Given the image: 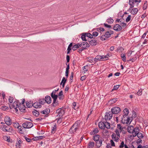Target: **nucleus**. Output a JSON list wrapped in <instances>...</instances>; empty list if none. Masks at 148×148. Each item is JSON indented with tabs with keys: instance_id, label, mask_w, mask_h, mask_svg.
Returning <instances> with one entry per match:
<instances>
[{
	"instance_id": "f257e3e1",
	"label": "nucleus",
	"mask_w": 148,
	"mask_h": 148,
	"mask_svg": "<svg viewBox=\"0 0 148 148\" xmlns=\"http://www.w3.org/2000/svg\"><path fill=\"white\" fill-rule=\"evenodd\" d=\"M51 95L52 98L53 99V101L52 105L54 107H55L56 106L58 105V101H57L58 97V95H56V94L52 92L51 93Z\"/></svg>"
},
{
	"instance_id": "f03ea898",
	"label": "nucleus",
	"mask_w": 148,
	"mask_h": 148,
	"mask_svg": "<svg viewBox=\"0 0 148 148\" xmlns=\"http://www.w3.org/2000/svg\"><path fill=\"white\" fill-rule=\"evenodd\" d=\"M66 109L65 108H64L63 107L58 109L56 112V113L58 114L57 116L62 117L65 112Z\"/></svg>"
},
{
	"instance_id": "7ed1b4c3",
	"label": "nucleus",
	"mask_w": 148,
	"mask_h": 148,
	"mask_svg": "<svg viewBox=\"0 0 148 148\" xmlns=\"http://www.w3.org/2000/svg\"><path fill=\"white\" fill-rule=\"evenodd\" d=\"M22 125L25 128H30L33 126V125L31 122L26 121L23 123Z\"/></svg>"
},
{
	"instance_id": "20e7f679",
	"label": "nucleus",
	"mask_w": 148,
	"mask_h": 148,
	"mask_svg": "<svg viewBox=\"0 0 148 148\" xmlns=\"http://www.w3.org/2000/svg\"><path fill=\"white\" fill-rule=\"evenodd\" d=\"M121 111V108L118 107H115L112 108L111 111L112 114H116Z\"/></svg>"
},
{
	"instance_id": "39448f33",
	"label": "nucleus",
	"mask_w": 148,
	"mask_h": 148,
	"mask_svg": "<svg viewBox=\"0 0 148 148\" xmlns=\"http://www.w3.org/2000/svg\"><path fill=\"white\" fill-rule=\"evenodd\" d=\"M124 118L123 117H121V123L123 124H130L132 121V119L131 120L130 118L129 117H127L126 119V121L125 122V121H123Z\"/></svg>"
},
{
	"instance_id": "423d86ee",
	"label": "nucleus",
	"mask_w": 148,
	"mask_h": 148,
	"mask_svg": "<svg viewBox=\"0 0 148 148\" xmlns=\"http://www.w3.org/2000/svg\"><path fill=\"white\" fill-rule=\"evenodd\" d=\"M5 123L8 126L12 124V121L10 118L8 116H6L4 118Z\"/></svg>"
},
{
	"instance_id": "0eeeda50",
	"label": "nucleus",
	"mask_w": 148,
	"mask_h": 148,
	"mask_svg": "<svg viewBox=\"0 0 148 148\" xmlns=\"http://www.w3.org/2000/svg\"><path fill=\"white\" fill-rule=\"evenodd\" d=\"M106 114L105 115V119L106 121L110 120L112 116V113H111V112H109L107 113H106Z\"/></svg>"
},
{
	"instance_id": "6e6552de",
	"label": "nucleus",
	"mask_w": 148,
	"mask_h": 148,
	"mask_svg": "<svg viewBox=\"0 0 148 148\" xmlns=\"http://www.w3.org/2000/svg\"><path fill=\"white\" fill-rule=\"evenodd\" d=\"M113 29L114 30L118 32L121 30L122 28L120 25L117 24L113 27Z\"/></svg>"
},
{
	"instance_id": "1a4fd4ad",
	"label": "nucleus",
	"mask_w": 148,
	"mask_h": 148,
	"mask_svg": "<svg viewBox=\"0 0 148 148\" xmlns=\"http://www.w3.org/2000/svg\"><path fill=\"white\" fill-rule=\"evenodd\" d=\"M0 128L4 132H9L10 128L6 125H0Z\"/></svg>"
},
{
	"instance_id": "9d476101",
	"label": "nucleus",
	"mask_w": 148,
	"mask_h": 148,
	"mask_svg": "<svg viewBox=\"0 0 148 148\" xmlns=\"http://www.w3.org/2000/svg\"><path fill=\"white\" fill-rule=\"evenodd\" d=\"M18 104L20 105L21 104V103H20L18 100H16V101L12 104V106L13 108H14L16 107H18L19 108V107H20V106Z\"/></svg>"
},
{
	"instance_id": "9b49d317",
	"label": "nucleus",
	"mask_w": 148,
	"mask_h": 148,
	"mask_svg": "<svg viewBox=\"0 0 148 148\" xmlns=\"http://www.w3.org/2000/svg\"><path fill=\"white\" fill-rule=\"evenodd\" d=\"M105 121L100 122L98 124V126L100 128L104 129L105 128Z\"/></svg>"
},
{
	"instance_id": "f8f14e48",
	"label": "nucleus",
	"mask_w": 148,
	"mask_h": 148,
	"mask_svg": "<svg viewBox=\"0 0 148 148\" xmlns=\"http://www.w3.org/2000/svg\"><path fill=\"white\" fill-rule=\"evenodd\" d=\"M33 107L36 108H40L41 107V105H40L39 102L36 101L33 104Z\"/></svg>"
},
{
	"instance_id": "ddd939ff",
	"label": "nucleus",
	"mask_w": 148,
	"mask_h": 148,
	"mask_svg": "<svg viewBox=\"0 0 148 148\" xmlns=\"http://www.w3.org/2000/svg\"><path fill=\"white\" fill-rule=\"evenodd\" d=\"M123 114L121 117L125 118L128 115L129 113V111L127 108H125L123 110Z\"/></svg>"
},
{
	"instance_id": "4468645a",
	"label": "nucleus",
	"mask_w": 148,
	"mask_h": 148,
	"mask_svg": "<svg viewBox=\"0 0 148 148\" xmlns=\"http://www.w3.org/2000/svg\"><path fill=\"white\" fill-rule=\"evenodd\" d=\"M45 100L46 102L48 104H50L51 102V99L50 96L47 95L45 98Z\"/></svg>"
},
{
	"instance_id": "2eb2a0df",
	"label": "nucleus",
	"mask_w": 148,
	"mask_h": 148,
	"mask_svg": "<svg viewBox=\"0 0 148 148\" xmlns=\"http://www.w3.org/2000/svg\"><path fill=\"white\" fill-rule=\"evenodd\" d=\"M116 134L113 133L111 135V137L112 138L113 140L114 139L115 141L118 142L119 141V137L118 136L116 137Z\"/></svg>"
},
{
	"instance_id": "dca6fc26",
	"label": "nucleus",
	"mask_w": 148,
	"mask_h": 148,
	"mask_svg": "<svg viewBox=\"0 0 148 148\" xmlns=\"http://www.w3.org/2000/svg\"><path fill=\"white\" fill-rule=\"evenodd\" d=\"M134 130V127L132 125L129 126L127 127V132L133 134V130Z\"/></svg>"
},
{
	"instance_id": "f3484780",
	"label": "nucleus",
	"mask_w": 148,
	"mask_h": 148,
	"mask_svg": "<svg viewBox=\"0 0 148 148\" xmlns=\"http://www.w3.org/2000/svg\"><path fill=\"white\" fill-rule=\"evenodd\" d=\"M25 128H23L21 126H20L18 128V130L19 131V133L21 134H24V132H25Z\"/></svg>"
},
{
	"instance_id": "a211bd4d",
	"label": "nucleus",
	"mask_w": 148,
	"mask_h": 148,
	"mask_svg": "<svg viewBox=\"0 0 148 148\" xmlns=\"http://www.w3.org/2000/svg\"><path fill=\"white\" fill-rule=\"evenodd\" d=\"M82 48L84 49V50L86 49L88 47H89L90 46L89 45L87 42H83L82 43Z\"/></svg>"
},
{
	"instance_id": "6ab92c4d",
	"label": "nucleus",
	"mask_w": 148,
	"mask_h": 148,
	"mask_svg": "<svg viewBox=\"0 0 148 148\" xmlns=\"http://www.w3.org/2000/svg\"><path fill=\"white\" fill-rule=\"evenodd\" d=\"M81 123V122L80 120H78L76 121L73 125L74 126L79 129V127Z\"/></svg>"
},
{
	"instance_id": "aec40b11",
	"label": "nucleus",
	"mask_w": 148,
	"mask_h": 148,
	"mask_svg": "<svg viewBox=\"0 0 148 148\" xmlns=\"http://www.w3.org/2000/svg\"><path fill=\"white\" fill-rule=\"evenodd\" d=\"M50 112V110L49 109H46L44 110L41 111L40 113L43 114H47Z\"/></svg>"
},
{
	"instance_id": "412c9836",
	"label": "nucleus",
	"mask_w": 148,
	"mask_h": 148,
	"mask_svg": "<svg viewBox=\"0 0 148 148\" xmlns=\"http://www.w3.org/2000/svg\"><path fill=\"white\" fill-rule=\"evenodd\" d=\"M89 44L92 46H95L97 44V41L95 40H91L89 41Z\"/></svg>"
},
{
	"instance_id": "4be33fe9",
	"label": "nucleus",
	"mask_w": 148,
	"mask_h": 148,
	"mask_svg": "<svg viewBox=\"0 0 148 148\" xmlns=\"http://www.w3.org/2000/svg\"><path fill=\"white\" fill-rule=\"evenodd\" d=\"M86 33H84L82 34V36L81 38L82 40L83 41H86L87 40L86 38Z\"/></svg>"
},
{
	"instance_id": "5701e85b",
	"label": "nucleus",
	"mask_w": 148,
	"mask_h": 148,
	"mask_svg": "<svg viewBox=\"0 0 148 148\" xmlns=\"http://www.w3.org/2000/svg\"><path fill=\"white\" fill-rule=\"evenodd\" d=\"M138 11V10L137 8H134L131 10L130 13L134 15L137 14Z\"/></svg>"
},
{
	"instance_id": "b1692460",
	"label": "nucleus",
	"mask_w": 148,
	"mask_h": 148,
	"mask_svg": "<svg viewBox=\"0 0 148 148\" xmlns=\"http://www.w3.org/2000/svg\"><path fill=\"white\" fill-rule=\"evenodd\" d=\"M134 0H129V3L130 5V8H133L134 6Z\"/></svg>"
},
{
	"instance_id": "393cba45",
	"label": "nucleus",
	"mask_w": 148,
	"mask_h": 148,
	"mask_svg": "<svg viewBox=\"0 0 148 148\" xmlns=\"http://www.w3.org/2000/svg\"><path fill=\"white\" fill-rule=\"evenodd\" d=\"M99 132V130H98V128H96L94 129L93 131H91L90 134L91 135H94L95 134H97V133Z\"/></svg>"
},
{
	"instance_id": "a878e982",
	"label": "nucleus",
	"mask_w": 148,
	"mask_h": 148,
	"mask_svg": "<svg viewBox=\"0 0 148 148\" xmlns=\"http://www.w3.org/2000/svg\"><path fill=\"white\" fill-rule=\"evenodd\" d=\"M100 136L98 134L95 135L93 136V140L95 141H98L100 138Z\"/></svg>"
},
{
	"instance_id": "bb28decb",
	"label": "nucleus",
	"mask_w": 148,
	"mask_h": 148,
	"mask_svg": "<svg viewBox=\"0 0 148 148\" xmlns=\"http://www.w3.org/2000/svg\"><path fill=\"white\" fill-rule=\"evenodd\" d=\"M33 115L36 116H38L40 114L39 112L36 110L34 109V111L32 112Z\"/></svg>"
},
{
	"instance_id": "cd10ccee",
	"label": "nucleus",
	"mask_w": 148,
	"mask_h": 148,
	"mask_svg": "<svg viewBox=\"0 0 148 148\" xmlns=\"http://www.w3.org/2000/svg\"><path fill=\"white\" fill-rule=\"evenodd\" d=\"M38 101L40 105H44L45 103V102H46L44 98L39 99Z\"/></svg>"
},
{
	"instance_id": "c85d7f7f",
	"label": "nucleus",
	"mask_w": 148,
	"mask_h": 148,
	"mask_svg": "<svg viewBox=\"0 0 148 148\" xmlns=\"http://www.w3.org/2000/svg\"><path fill=\"white\" fill-rule=\"evenodd\" d=\"M101 60V56L100 55H97L94 59V60L96 62H97L98 61H100Z\"/></svg>"
},
{
	"instance_id": "c756f323",
	"label": "nucleus",
	"mask_w": 148,
	"mask_h": 148,
	"mask_svg": "<svg viewBox=\"0 0 148 148\" xmlns=\"http://www.w3.org/2000/svg\"><path fill=\"white\" fill-rule=\"evenodd\" d=\"M105 128L106 127L107 129H109L110 128V124L106 121H105Z\"/></svg>"
},
{
	"instance_id": "7c9ffc66",
	"label": "nucleus",
	"mask_w": 148,
	"mask_h": 148,
	"mask_svg": "<svg viewBox=\"0 0 148 148\" xmlns=\"http://www.w3.org/2000/svg\"><path fill=\"white\" fill-rule=\"evenodd\" d=\"M137 137L139 139L142 138L144 137L143 134L139 132L137 133Z\"/></svg>"
},
{
	"instance_id": "2f4dec72",
	"label": "nucleus",
	"mask_w": 148,
	"mask_h": 148,
	"mask_svg": "<svg viewBox=\"0 0 148 148\" xmlns=\"http://www.w3.org/2000/svg\"><path fill=\"white\" fill-rule=\"evenodd\" d=\"M26 105L28 108H31L33 106V104H32L31 102V101H30L29 102H27L26 103Z\"/></svg>"
},
{
	"instance_id": "473e14b6",
	"label": "nucleus",
	"mask_w": 148,
	"mask_h": 148,
	"mask_svg": "<svg viewBox=\"0 0 148 148\" xmlns=\"http://www.w3.org/2000/svg\"><path fill=\"white\" fill-rule=\"evenodd\" d=\"M124 50V48L121 47H118L116 50V51L118 52L119 51V52H121L123 51Z\"/></svg>"
},
{
	"instance_id": "72a5a7b5",
	"label": "nucleus",
	"mask_w": 148,
	"mask_h": 148,
	"mask_svg": "<svg viewBox=\"0 0 148 148\" xmlns=\"http://www.w3.org/2000/svg\"><path fill=\"white\" fill-rule=\"evenodd\" d=\"M104 35L105 37L107 38L110 37L111 36L110 33V32L108 31L106 32Z\"/></svg>"
},
{
	"instance_id": "f704fd0d",
	"label": "nucleus",
	"mask_w": 148,
	"mask_h": 148,
	"mask_svg": "<svg viewBox=\"0 0 148 148\" xmlns=\"http://www.w3.org/2000/svg\"><path fill=\"white\" fill-rule=\"evenodd\" d=\"M75 110H77L79 108L78 106H77L76 103L75 102H74L73 103V107H72Z\"/></svg>"
},
{
	"instance_id": "c9c22d12",
	"label": "nucleus",
	"mask_w": 148,
	"mask_h": 148,
	"mask_svg": "<svg viewBox=\"0 0 148 148\" xmlns=\"http://www.w3.org/2000/svg\"><path fill=\"white\" fill-rule=\"evenodd\" d=\"M140 129L138 127H136L134 128V130H133V133L134 132H136L138 133L139 132Z\"/></svg>"
},
{
	"instance_id": "e433bc0d",
	"label": "nucleus",
	"mask_w": 148,
	"mask_h": 148,
	"mask_svg": "<svg viewBox=\"0 0 148 148\" xmlns=\"http://www.w3.org/2000/svg\"><path fill=\"white\" fill-rule=\"evenodd\" d=\"M3 138L5 140H6L8 142H11V140H12L10 138V137H8L5 136H4Z\"/></svg>"
},
{
	"instance_id": "4c0bfd02",
	"label": "nucleus",
	"mask_w": 148,
	"mask_h": 148,
	"mask_svg": "<svg viewBox=\"0 0 148 148\" xmlns=\"http://www.w3.org/2000/svg\"><path fill=\"white\" fill-rule=\"evenodd\" d=\"M121 57L122 58V60L125 62L126 61V57H125V54H121Z\"/></svg>"
},
{
	"instance_id": "58836bf2",
	"label": "nucleus",
	"mask_w": 148,
	"mask_h": 148,
	"mask_svg": "<svg viewBox=\"0 0 148 148\" xmlns=\"http://www.w3.org/2000/svg\"><path fill=\"white\" fill-rule=\"evenodd\" d=\"M114 20L112 19V18H111V17L110 18H108L107 20V22L109 23L112 24L114 22Z\"/></svg>"
},
{
	"instance_id": "ea45409f",
	"label": "nucleus",
	"mask_w": 148,
	"mask_h": 148,
	"mask_svg": "<svg viewBox=\"0 0 148 148\" xmlns=\"http://www.w3.org/2000/svg\"><path fill=\"white\" fill-rule=\"evenodd\" d=\"M147 1H145L143 7V10H146L147 8Z\"/></svg>"
},
{
	"instance_id": "a19ab883",
	"label": "nucleus",
	"mask_w": 148,
	"mask_h": 148,
	"mask_svg": "<svg viewBox=\"0 0 148 148\" xmlns=\"http://www.w3.org/2000/svg\"><path fill=\"white\" fill-rule=\"evenodd\" d=\"M101 60H102L105 61L108 60V58L107 56H101Z\"/></svg>"
},
{
	"instance_id": "79ce46f5",
	"label": "nucleus",
	"mask_w": 148,
	"mask_h": 148,
	"mask_svg": "<svg viewBox=\"0 0 148 148\" xmlns=\"http://www.w3.org/2000/svg\"><path fill=\"white\" fill-rule=\"evenodd\" d=\"M83 70H84V73H86L88 70V65H86L83 67Z\"/></svg>"
},
{
	"instance_id": "37998d69",
	"label": "nucleus",
	"mask_w": 148,
	"mask_h": 148,
	"mask_svg": "<svg viewBox=\"0 0 148 148\" xmlns=\"http://www.w3.org/2000/svg\"><path fill=\"white\" fill-rule=\"evenodd\" d=\"M56 125H54V126L52 127V129L51 132L52 133H54L56 131Z\"/></svg>"
},
{
	"instance_id": "c03bdc74",
	"label": "nucleus",
	"mask_w": 148,
	"mask_h": 148,
	"mask_svg": "<svg viewBox=\"0 0 148 148\" xmlns=\"http://www.w3.org/2000/svg\"><path fill=\"white\" fill-rule=\"evenodd\" d=\"M117 100L118 98H113L112 99L110 100L111 103H115L116 101H117Z\"/></svg>"
},
{
	"instance_id": "a18cd8bd",
	"label": "nucleus",
	"mask_w": 148,
	"mask_h": 148,
	"mask_svg": "<svg viewBox=\"0 0 148 148\" xmlns=\"http://www.w3.org/2000/svg\"><path fill=\"white\" fill-rule=\"evenodd\" d=\"M13 126L15 128H18V129L20 126H19V124L18 123H14Z\"/></svg>"
},
{
	"instance_id": "49530a36",
	"label": "nucleus",
	"mask_w": 148,
	"mask_h": 148,
	"mask_svg": "<svg viewBox=\"0 0 148 148\" xmlns=\"http://www.w3.org/2000/svg\"><path fill=\"white\" fill-rule=\"evenodd\" d=\"M86 36L90 38H93V35L90 33H86Z\"/></svg>"
},
{
	"instance_id": "de8ad7c7",
	"label": "nucleus",
	"mask_w": 148,
	"mask_h": 148,
	"mask_svg": "<svg viewBox=\"0 0 148 148\" xmlns=\"http://www.w3.org/2000/svg\"><path fill=\"white\" fill-rule=\"evenodd\" d=\"M99 37L100 38V39L102 40H106V37H105L104 35H102L101 36H99Z\"/></svg>"
},
{
	"instance_id": "09e8293b",
	"label": "nucleus",
	"mask_w": 148,
	"mask_h": 148,
	"mask_svg": "<svg viewBox=\"0 0 148 148\" xmlns=\"http://www.w3.org/2000/svg\"><path fill=\"white\" fill-rule=\"evenodd\" d=\"M67 80L64 77H63L62 81L60 83V85H62V83H66Z\"/></svg>"
},
{
	"instance_id": "8fccbe9b",
	"label": "nucleus",
	"mask_w": 148,
	"mask_h": 148,
	"mask_svg": "<svg viewBox=\"0 0 148 148\" xmlns=\"http://www.w3.org/2000/svg\"><path fill=\"white\" fill-rule=\"evenodd\" d=\"M75 127H76L74 126V125H73L69 130V131L72 134L73 132V130H74V129Z\"/></svg>"
},
{
	"instance_id": "3c124183",
	"label": "nucleus",
	"mask_w": 148,
	"mask_h": 148,
	"mask_svg": "<svg viewBox=\"0 0 148 148\" xmlns=\"http://www.w3.org/2000/svg\"><path fill=\"white\" fill-rule=\"evenodd\" d=\"M79 48V47L77 45V44L75 45H74L72 48V49L73 51H75L77 49Z\"/></svg>"
},
{
	"instance_id": "603ef678",
	"label": "nucleus",
	"mask_w": 148,
	"mask_h": 148,
	"mask_svg": "<svg viewBox=\"0 0 148 148\" xmlns=\"http://www.w3.org/2000/svg\"><path fill=\"white\" fill-rule=\"evenodd\" d=\"M115 132H116V136L119 137H120V134L119 130L118 129H116Z\"/></svg>"
},
{
	"instance_id": "864d4df0",
	"label": "nucleus",
	"mask_w": 148,
	"mask_h": 148,
	"mask_svg": "<svg viewBox=\"0 0 148 148\" xmlns=\"http://www.w3.org/2000/svg\"><path fill=\"white\" fill-rule=\"evenodd\" d=\"M142 90L141 89L139 90L137 92V94L138 96H140L142 95Z\"/></svg>"
},
{
	"instance_id": "5fc2aeb1",
	"label": "nucleus",
	"mask_w": 148,
	"mask_h": 148,
	"mask_svg": "<svg viewBox=\"0 0 148 148\" xmlns=\"http://www.w3.org/2000/svg\"><path fill=\"white\" fill-rule=\"evenodd\" d=\"M131 16L130 15H128V17L126 19V22H129L131 20Z\"/></svg>"
},
{
	"instance_id": "6e6d98bb",
	"label": "nucleus",
	"mask_w": 148,
	"mask_h": 148,
	"mask_svg": "<svg viewBox=\"0 0 148 148\" xmlns=\"http://www.w3.org/2000/svg\"><path fill=\"white\" fill-rule=\"evenodd\" d=\"M19 110L21 112H26V110L25 108L23 109L22 108H21V106L19 107Z\"/></svg>"
},
{
	"instance_id": "4d7b16f0",
	"label": "nucleus",
	"mask_w": 148,
	"mask_h": 148,
	"mask_svg": "<svg viewBox=\"0 0 148 148\" xmlns=\"http://www.w3.org/2000/svg\"><path fill=\"white\" fill-rule=\"evenodd\" d=\"M25 139L26 140V141L28 142H30L32 141V139L28 138L26 136L24 137Z\"/></svg>"
},
{
	"instance_id": "13d9d810",
	"label": "nucleus",
	"mask_w": 148,
	"mask_h": 148,
	"mask_svg": "<svg viewBox=\"0 0 148 148\" xmlns=\"http://www.w3.org/2000/svg\"><path fill=\"white\" fill-rule=\"evenodd\" d=\"M120 85H117L116 86H114V87L112 89V91L114 90H116L118 89Z\"/></svg>"
},
{
	"instance_id": "bf43d9fd",
	"label": "nucleus",
	"mask_w": 148,
	"mask_h": 148,
	"mask_svg": "<svg viewBox=\"0 0 148 148\" xmlns=\"http://www.w3.org/2000/svg\"><path fill=\"white\" fill-rule=\"evenodd\" d=\"M99 145H97V147H100L101 146V145L102 143V141L101 139L99 140Z\"/></svg>"
},
{
	"instance_id": "052dcab7",
	"label": "nucleus",
	"mask_w": 148,
	"mask_h": 148,
	"mask_svg": "<svg viewBox=\"0 0 148 148\" xmlns=\"http://www.w3.org/2000/svg\"><path fill=\"white\" fill-rule=\"evenodd\" d=\"M136 58H133L132 59H130L129 60H128L127 61L128 62L131 61H132V62H134L135 60H136Z\"/></svg>"
},
{
	"instance_id": "680f3d73",
	"label": "nucleus",
	"mask_w": 148,
	"mask_h": 148,
	"mask_svg": "<svg viewBox=\"0 0 148 148\" xmlns=\"http://www.w3.org/2000/svg\"><path fill=\"white\" fill-rule=\"evenodd\" d=\"M13 98L11 96H10L9 98V101L10 103H12L13 102Z\"/></svg>"
},
{
	"instance_id": "e2e57ef3",
	"label": "nucleus",
	"mask_w": 148,
	"mask_h": 148,
	"mask_svg": "<svg viewBox=\"0 0 148 148\" xmlns=\"http://www.w3.org/2000/svg\"><path fill=\"white\" fill-rule=\"evenodd\" d=\"M124 145H124V142L123 141L121 143L119 147L120 148H123L124 146Z\"/></svg>"
},
{
	"instance_id": "0e129e2a",
	"label": "nucleus",
	"mask_w": 148,
	"mask_h": 148,
	"mask_svg": "<svg viewBox=\"0 0 148 148\" xmlns=\"http://www.w3.org/2000/svg\"><path fill=\"white\" fill-rule=\"evenodd\" d=\"M136 116L137 114L136 112L134 111L133 114L132 115L131 118L132 119L133 118H135L136 117Z\"/></svg>"
},
{
	"instance_id": "69168bd1",
	"label": "nucleus",
	"mask_w": 148,
	"mask_h": 148,
	"mask_svg": "<svg viewBox=\"0 0 148 148\" xmlns=\"http://www.w3.org/2000/svg\"><path fill=\"white\" fill-rule=\"evenodd\" d=\"M94 142H90L88 143V146L90 147L91 146L92 147H94Z\"/></svg>"
},
{
	"instance_id": "338daca9",
	"label": "nucleus",
	"mask_w": 148,
	"mask_h": 148,
	"mask_svg": "<svg viewBox=\"0 0 148 148\" xmlns=\"http://www.w3.org/2000/svg\"><path fill=\"white\" fill-rule=\"evenodd\" d=\"M70 59V56L68 55H66V63H67L69 62Z\"/></svg>"
},
{
	"instance_id": "774afa93",
	"label": "nucleus",
	"mask_w": 148,
	"mask_h": 148,
	"mask_svg": "<svg viewBox=\"0 0 148 148\" xmlns=\"http://www.w3.org/2000/svg\"><path fill=\"white\" fill-rule=\"evenodd\" d=\"M98 33L97 32H93L92 33V35H93V36H97L98 35Z\"/></svg>"
}]
</instances>
